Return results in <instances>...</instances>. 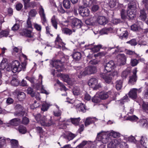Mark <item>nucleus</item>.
<instances>
[{
	"label": "nucleus",
	"mask_w": 148,
	"mask_h": 148,
	"mask_svg": "<svg viewBox=\"0 0 148 148\" xmlns=\"http://www.w3.org/2000/svg\"><path fill=\"white\" fill-rule=\"evenodd\" d=\"M120 135L119 133L113 130L107 132L102 131L97 134L96 139L105 144L109 141L111 137L116 138L119 137Z\"/></svg>",
	"instance_id": "f257e3e1"
},
{
	"label": "nucleus",
	"mask_w": 148,
	"mask_h": 148,
	"mask_svg": "<svg viewBox=\"0 0 148 148\" xmlns=\"http://www.w3.org/2000/svg\"><path fill=\"white\" fill-rule=\"evenodd\" d=\"M26 65L25 62L20 64L18 61L14 60L8 64L6 70L8 71H12L13 73H15L23 70L24 71L26 68Z\"/></svg>",
	"instance_id": "f03ea898"
},
{
	"label": "nucleus",
	"mask_w": 148,
	"mask_h": 148,
	"mask_svg": "<svg viewBox=\"0 0 148 148\" xmlns=\"http://www.w3.org/2000/svg\"><path fill=\"white\" fill-rule=\"evenodd\" d=\"M69 59V57L65 55L61 59L60 61L54 60L51 61L50 64L51 65V66L52 67H54L56 69V70L54 69H52V74L53 75H55L56 71L58 72L62 71L63 69L62 63L67 62Z\"/></svg>",
	"instance_id": "7ed1b4c3"
},
{
	"label": "nucleus",
	"mask_w": 148,
	"mask_h": 148,
	"mask_svg": "<svg viewBox=\"0 0 148 148\" xmlns=\"http://www.w3.org/2000/svg\"><path fill=\"white\" fill-rule=\"evenodd\" d=\"M78 68V69H77V74L78 77L79 78H82L84 76L94 74L97 71L96 67L93 66L86 67L83 72L82 71V68L80 67H79Z\"/></svg>",
	"instance_id": "20e7f679"
},
{
	"label": "nucleus",
	"mask_w": 148,
	"mask_h": 148,
	"mask_svg": "<svg viewBox=\"0 0 148 148\" xmlns=\"http://www.w3.org/2000/svg\"><path fill=\"white\" fill-rule=\"evenodd\" d=\"M34 117L38 123L42 126H49L53 124L51 118L50 119H48L45 116H41L40 114L35 116Z\"/></svg>",
	"instance_id": "39448f33"
},
{
	"label": "nucleus",
	"mask_w": 148,
	"mask_h": 148,
	"mask_svg": "<svg viewBox=\"0 0 148 148\" xmlns=\"http://www.w3.org/2000/svg\"><path fill=\"white\" fill-rule=\"evenodd\" d=\"M42 77L41 75L39 76V79L38 82L36 83L35 87L37 90H40L42 93L45 94L46 95L49 94V92L44 89L43 88V86L42 85Z\"/></svg>",
	"instance_id": "423d86ee"
},
{
	"label": "nucleus",
	"mask_w": 148,
	"mask_h": 148,
	"mask_svg": "<svg viewBox=\"0 0 148 148\" xmlns=\"http://www.w3.org/2000/svg\"><path fill=\"white\" fill-rule=\"evenodd\" d=\"M20 34L22 36H25L31 38L32 41H34L36 38L34 34L31 31L29 30L23 29L20 32Z\"/></svg>",
	"instance_id": "0eeeda50"
},
{
	"label": "nucleus",
	"mask_w": 148,
	"mask_h": 148,
	"mask_svg": "<svg viewBox=\"0 0 148 148\" xmlns=\"http://www.w3.org/2000/svg\"><path fill=\"white\" fill-rule=\"evenodd\" d=\"M89 86L94 90H97L101 87L99 84H98L97 80L95 78L90 79L88 82Z\"/></svg>",
	"instance_id": "6e6552de"
},
{
	"label": "nucleus",
	"mask_w": 148,
	"mask_h": 148,
	"mask_svg": "<svg viewBox=\"0 0 148 148\" xmlns=\"http://www.w3.org/2000/svg\"><path fill=\"white\" fill-rule=\"evenodd\" d=\"M141 91V88H133L131 89L129 91L128 93L129 96L132 99H135L137 97L138 94Z\"/></svg>",
	"instance_id": "1a4fd4ad"
},
{
	"label": "nucleus",
	"mask_w": 148,
	"mask_h": 148,
	"mask_svg": "<svg viewBox=\"0 0 148 148\" xmlns=\"http://www.w3.org/2000/svg\"><path fill=\"white\" fill-rule=\"evenodd\" d=\"M136 139L138 140L137 146L139 147H141V146L145 145L147 141V137L145 135H143L140 137H138L136 138Z\"/></svg>",
	"instance_id": "9d476101"
},
{
	"label": "nucleus",
	"mask_w": 148,
	"mask_h": 148,
	"mask_svg": "<svg viewBox=\"0 0 148 148\" xmlns=\"http://www.w3.org/2000/svg\"><path fill=\"white\" fill-rule=\"evenodd\" d=\"M115 66L114 63L113 61H110L105 64L104 72L108 73L111 72L112 69H114L115 67Z\"/></svg>",
	"instance_id": "9b49d317"
},
{
	"label": "nucleus",
	"mask_w": 148,
	"mask_h": 148,
	"mask_svg": "<svg viewBox=\"0 0 148 148\" xmlns=\"http://www.w3.org/2000/svg\"><path fill=\"white\" fill-rule=\"evenodd\" d=\"M82 22L79 19L75 18L73 19L71 26L73 27H75L76 28L83 29L85 27V26L82 25Z\"/></svg>",
	"instance_id": "f8f14e48"
},
{
	"label": "nucleus",
	"mask_w": 148,
	"mask_h": 148,
	"mask_svg": "<svg viewBox=\"0 0 148 148\" xmlns=\"http://www.w3.org/2000/svg\"><path fill=\"white\" fill-rule=\"evenodd\" d=\"M94 43L91 44L86 45L85 46L86 49H90L94 53L97 52L99 51L102 47V46L99 45H94Z\"/></svg>",
	"instance_id": "ddd939ff"
},
{
	"label": "nucleus",
	"mask_w": 148,
	"mask_h": 148,
	"mask_svg": "<svg viewBox=\"0 0 148 148\" xmlns=\"http://www.w3.org/2000/svg\"><path fill=\"white\" fill-rule=\"evenodd\" d=\"M143 25V23L142 22L137 21L131 26V29L134 31H140L142 29Z\"/></svg>",
	"instance_id": "4468645a"
},
{
	"label": "nucleus",
	"mask_w": 148,
	"mask_h": 148,
	"mask_svg": "<svg viewBox=\"0 0 148 148\" xmlns=\"http://www.w3.org/2000/svg\"><path fill=\"white\" fill-rule=\"evenodd\" d=\"M55 47L57 48L64 49L65 48V44L62 41V39L58 35L55 41Z\"/></svg>",
	"instance_id": "2eb2a0df"
},
{
	"label": "nucleus",
	"mask_w": 148,
	"mask_h": 148,
	"mask_svg": "<svg viewBox=\"0 0 148 148\" xmlns=\"http://www.w3.org/2000/svg\"><path fill=\"white\" fill-rule=\"evenodd\" d=\"M55 47L57 48L64 49L65 48V44L62 41V39L58 35L55 41Z\"/></svg>",
	"instance_id": "dca6fc26"
},
{
	"label": "nucleus",
	"mask_w": 148,
	"mask_h": 148,
	"mask_svg": "<svg viewBox=\"0 0 148 148\" xmlns=\"http://www.w3.org/2000/svg\"><path fill=\"white\" fill-rule=\"evenodd\" d=\"M114 93L112 91H109L108 92H99L98 95L100 99H105L109 96L111 97V96L113 95Z\"/></svg>",
	"instance_id": "f3484780"
},
{
	"label": "nucleus",
	"mask_w": 148,
	"mask_h": 148,
	"mask_svg": "<svg viewBox=\"0 0 148 148\" xmlns=\"http://www.w3.org/2000/svg\"><path fill=\"white\" fill-rule=\"evenodd\" d=\"M137 72V68H135L132 71L133 74L129 77V84L133 85L135 83L137 80V76L136 75Z\"/></svg>",
	"instance_id": "a211bd4d"
},
{
	"label": "nucleus",
	"mask_w": 148,
	"mask_h": 148,
	"mask_svg": "<svg viewBox=\"0 0 148 148\" xmlns=\"http://www.w3.org/2000/svg\"><path fill=\"white\" fill-rule=\"evenodd\" d=\"M79 11L80 14L83 16H88L90 13V10L88 8L83 6L79 7Z\"/></svg>",
	"instance_id": "6ab92c4d"
},
{
	"label": "nucleus",
	"mask_w": 148,
	"mask_h": 148,
	"mask_svg": "<svg viewBox=\"0 0 148 148\" xmlns=\"http://www.w3.org/2000/svg\"><path fill=\"white\" fill-rule=\"evenodd\" d=\"M39 10V13L40 16L42 23L43 25H45L47 23V21L44 12V10L41 6L40 7Z\"/></svg>",
	"instance_id": "aec40b11"
},
{
	"label": "nucleus",
	"mask_w": 148,
	"mask_h": 148,
	"mask_svg": "<svg viewBox=\"0 0 148 148\" xmlns=\"http://www.w3.org/2000/svg\"><path fill=\"white\" fill-rule=\"evenodd\" d=\"M103 73L100 74V76L103 78L105 82L109 84L111 83L112 79V77L110 73Z\"/></svg>",
	"instance_id": "412c9836"
},
{
	"label": "nucleus",
	"mask_w": 148,
	"mask_h": 148,
	"mask_svg": "<svg viewBox=\"0 0 148 148\" xmlns=\"http://www.w3.org/2000/svg\"><path fill=\"white\" fill-rule=\"evenodd\" d=\"M121 142L120 139H114L110 142L108 145V148H114L118 146Z\"/></svg>",
	"instance_id": "4be33fe9"
},
{
	"label": "nucleus",
	"mask_w": 148,
	"mask_h": 148,
	"mask_svg": "<svg viewBox=\"0 0 148 148\" xmlns=\"http://www.w3.org/2000/svg\"><path fill=\"white\" fill-rule=\"evenodd\" d=\"M10 139L4 137H0V148H5L6 144L10 142Z\"/></svg>",
	"instance_id": "5701e85b"
},
{
	"label": "nucleus",
	"mask_w": 148,
	"mask_h": 148,
	"mask_svg": "<svg viewBox=\"0 0 148 148\" xmlns=\"http://www.w3.org/2000/svg\"><path fill=\"white\" fill-rule=\"evenodd\" d=\"M61 76L62 80L70 84H72L74 81L73 78L70 77L68 75L61 74Z\"/></svg>",
	"instance_id": "b1692460"
},
{
	"label": "nucleus",
	"mask_w": 148,
	"mask_h": 148,
	"mask_svg": "<svg viewBox=\"0 0 148 148\" xmlns=\"http://www.w3.org/2000/svg\"><path fill=\"white\" fill-rule=\"evenodd\" d=\"M73 105L75 106L77 111L82 112L84 113L86 111V109L85 105L83 103H80L76 105L74 103L73 104Z\"/></svg>",
	"instance_id": "393cba45"
},
{
	"label": "nucleus",
	"mask_w": 148,
	"mask_h": 148,
	"mask_svg": "<svg viewBox=\"0 0 148 148\" xmlns=\"http://www.w3.org/2000/svg\"><path fill=\"white\" fill-rule=\"evenodd\" d=\"M136 12L135 9L129 8L127 12V15L130 19H132L135 16Z\"/></svg>",
	"instance_id": "a878e982"
},
{
	"label": "nucleus",
	"mask_w": 148,
	"mask_h": 148,
	"mask_svg": "<svg viewBox=\"0 0 148 148\" xmlns=\"http://www.w3.org/2000/svg\"><path fill=\"white\" fill-rule=\"evenodd\" d=\"M97 21L98 23L101 25H105L108 22V20L106 18L103 16H99L97 19Z\"/></svg>",
	"instance_id": "bb28decb"
},
{
	"label": "nucleus",
	"mask_w": 148,
	"mask_h": 148,
	"mask_svg": "<svg viewBox=\"0 0 148 148\" xmlns=\"http://www.w3.org/2000/svg\"><path fill=\"white\" fill-rule=\"evenodd\" d=\"M118 60L121 62V65L125 64L126 62V58L125 55L123 54H119L117 56Z\"/></svg>",
	"instance_id": "cd10ccee"
},
{
	"label": "nucleus",
	"mask_w": 148,
	"mask_h": 148,
	"mask_svg": "<svg viewBox=\"0 0 148 148\" xmlns=\"http://www.w3.org/2000/svg\"><path fill=\"white\" fill-rule=\"evenodd\" d=\"M84 5L86 6H91L92 4H96L97 3V0H83Z\"/></svg>",
	"instance_id": "c85d7f7f"
},
{
	"label": "nucleus",
	"mask_w": 148,
	"mask_h": 148,
	"mask_svg": "<svg viewBox=\"0 0 148 148\" xmlns=\"http://www.w3.org/2000/svg\"><path fill=\"white\" fill-rule=\"evenodd\" d=\"M14 108L16 110H18L19 112L18 113L17 112H15L14 114L15 116H19L21 115L20 113L22 112L23 110V107L20 104H17L15 106Z\"/></svg>",
	"instance_id": "c756f323"
},
{
	"label": "nucleus",
	"mask_w": 148,
	"mask_h": 148,
	"mask_svg": "<svg viewBox=\"0 0 148 148\" xmlns=\"http://www.w3.org/2000/svg\"><path fill=\"white\" fill-rule=\"evenodd\" d=\"M58 22V19L56 16L55 15L53 16L51 19V23L52 26L56 29L57 28Z\"/></svg>",
	"instance_id": "7c9ffc66"
},
{
	"label": "nucleus",
	"mask_w": 148,
	"mask_h": 148,
	"mask_svg": "<svg viewBox=\"0 0 148 148\" xmlns=\"http://www.w3.org/2000/svg\"><path fill=\"white\" fill-rule=\"evenodd\" d=\"M76 136V135L71 132H69L67 134H64L63 137L69 141L72 140Z\"/></svg>",
	"instance_id": "2f4dec72"
},
{
	"label": "nucleus",
	"mask_w": 148,
	"mask_h": 148,
	"mask_svg": "<svg viewBox=\"0 0 148 148\" xmlns=\"http://www.w3.org/2000/svg\"><path fill=\"white\" fill-rule=\"evenodd\" d=\"M11 143V144L12 148H17L19 147L18 141L15 139H10V142ZM20 147H19L20 148Z\"/></svg>",
	"instance_id": "473e14b6"
},
{
	"label": "nucleus",
	"mask_w": 148,
	"mask_h": 148,
	"mask_svg": "<svg viewBox=\"0 0 148 148\" xmlns=\"http://www.w3.org/2000/svg\"><path fill=\"white\" fill-rule=\"evenodd\" d=\"M18 98L20 101H22L24 100L26 97L25 93L22 92L18 91L17 92Z\"/></svg>",
	"instance_id": "72a5a7b5"
},
{
	"label": "nucleus",
	"mask_w": 148,
	"mask_h": 148,
	"mask_svg": "<svg viewBox=\"0 0 148 148\" xmlns=\"http://www.w3.org/2000/svg\"><path fill=\"white\" fill-rule=\"evenodd\" d=\"M140 14L139 16L140 19L143 21H145L147 18V14L143 10H142L140 11Z\"/></svg>",
	"instance_id": "f704fd0d"
},
{
	"label": "nucleus",
	"mask_w": 148,
	"mask_h": 148,
	"mask_svg": "<svg viewBox=\"0 0 148 148\" xmlns=\"http://www.w3.org/2000/svg\"><path fill=\"white\" fill-rule=\"evenodd\" d=\"M20 120L18 118H15L11 120L10 121V124L13 126H17L20 123Z\"/></svg>",
	"instance_id": "c9c22d12"
},
{
	"label": "nucleus",
	"mask_w": 148,
	"mask_h": 148,
	"mask_svg": "<svg viewBox=\"0 0 148 148\" xmlns=\"http://www.w3.org/2000/svg\"><path fill=\"white\" fill-rule=\"evenodd\" d=\"M141 126L144 127L146 128H148V123L146 119H143L140 120L139 122Z\"/></svg>",
	"instance_id": "e433bc0d"
},
{
	"label": "nucleus",
	"mask_w": 148,
	"mask_h": 148,
	"mask_svg": "<svg viewBox=\"0 0 148 148\" xmlns=\"http://www.w3.org/2000/svg\"><path fill=\"white\" fill-rule=\"evenodd\" d=\"M63 5L65 8L69 9L71 7V2L69 0H64L63 1Z\"/></svg>",
	"instance_id": "4c0bfd02"
},
{
	"label": "nucleus",
	"mask_w": 148,
	"mask_h": 148,
	"mask_svg": "<svg viewBox=\"0 0 148 148\" xmlns=\"http://www.w3.org/2000/svg\"><path fill=\"white\" fill-rule=\"evenodd\" d=\"M96 20V17L94 16L92 18H90L86 20L85 23L88 25H92L95 22Z\"/></svg>",
	"instance_id": "58836bf2"
},
{
	"label": "nucleus",
	"mask_w": 148,
	"mask_h": 148,
	"mask_svg": "<svg viewBox=\"0 0 148 148\" xmlns=\"http://www.w3.org/2000/svg\"><path fill=\"white\" fill-rule=\"evenodd\" d=\"M115 84L116 89L118 90H120L122 87V81L121 80H117Z\"/></svg>",
	"instance_id": "ea45409f"
},
{
	"label": "nucleus",
	"mask_w": 148,
	"mask_h": 148,
	"mask_svg": "<svg viewBox=\"0 0 148 148\" xmlns=\"http://www.w3.org/2000/svg\"><path fill=\"white\" fill-rule=\"evenodd\" d=\"M73 58L76 60H79L81 58V54L80 52H74L72 55Z\"/></svg>",
	"instance_id": "a19ab883"
},
{
	"label": "nucleus",
	"mask_w": 148,
	"mask_h": 148,
	"mask_svg": "<svg viewBox=\"0 0 148 148\" xmlns=\"http://www.w3.org/2000/svg\"><path fill=\"white\" fill-rule=\"evenodd\" d=\"M81 90L78 87H75L73 90V93L75 95H78L80 94L81 92Z\"/></svg>",
	"instance_id": "79ce46f5"
},
{
	"label": "nucleus",
	"mask_w": 148,
	"mask_h": 148,
	"mask_svg": "<svg viewBox=\"0 0 148 148\" xmlns=\"http://www.w3.org/2000/svg\"><path fill=\"white\" fill-rule=\"evenodd\" d=\"M80 120V118L78 117L76 118H71L69 121H71L72 123L75 125H77L79 124Z\"/></svg>",
	"instance_id": "37998d69"
},
{
	"label": "nucleus",
	"mask_w": 148,
	"mask_h": 148,
	"mask_svg": "<svg viewBox=\"0 0 148 148\" xmlns=\"http://www.w3.org/2000/svg\"><path fill=\"white\" fill-rule=\"evenodd\" d=\"M112 28L110 27L109 28H103L101 30L100 33L101 34H108L109 31H111Z\"/></svg>",
	"instance_id": "c03bdc74"
},
{
	"label": "nucleus",
	"mask_w": 148,
	"mask_h": 148,
	"mask_svg": "<svg viewBox=\"0 0 148 148\" xmlns=\"http://www.w3.org/2000/svg\"><path fill=\"white\" fill-rule=\"evenodd\" d=\"M142 107L143 111L148 114V102H143Z\"/></svg>",
	"instance_id": "a18cd8bd"
},
{
	"label": "nucleus",
	"mask_w": 148,
	"mask_h": 148,
	"mask_svg": "<svg viewBox=\"0 0 148 148\" xmlns=\"http://www.w3.org/2000/svg\"><path fill=\"white\" fill-rule=\"evenodd\" d=\"M9 30H2L0 32V36L7 37L9 34Z\"/></svg>",
	"instance_id": "49530a36"
},
{
	"label": "nucleus",
	"mask_w": 148,
	"mask_h": 148,
	"mask_svg": "<svg viewBox=\"0 0 148 148\" xmlns=\"http://www.w3.org/2000/svg\"><path fill=\"white\" fill-rule=\"evenodd\" d=\"M56 106L57 108V110H55L53 112V114L55 116H60L61 114V111L59 110V107H58L57 105H56Z\"/></svg>",
	"instance_id": "de8ad7c7"
},
{
	"label": "nucleus",
	"mask_w": 148,
	"mask_h": 148,
	"mask_svg": "<svg viewBox=\"0 0 148 148\" xmlns=\"http://www.w3.org/2000/svg\"><path fill=\"white\" fill-rule=\"evenodd\" d=\"M62 33L66 35H69L72 33V31L67 28H62Z\"/></svg>",
	"instance_id": "09e8293b"
},
{
	"label": "nucleus",
	"mask_w": 148,
	"mask_h": 148,
	"mask_svg": "<svg viewBox=\"0 0 148 148\" xmlns=\"http://www.w3.org/2000/svg\"><path fill=\"white\" fill-rule=\"evenodd\" d=\"M18 130L19 132L22 134H25L27 131L26 128L23 125H20L19 126Z\"/></svg>",
	"instance_id": "8fccbe9b"
},
{
	"label": "nucleus",
	"mask_w": 148,
	"mask_h": 148,
	"mask_svg": "<svg viewBox=\"0 0 148 148\" xmlns=\"http://www.w3.org/2000/svg\"><path fill=\"white\" fill-rule=\"evenodd\" d=\"M50 106V105L49 104L46 103H43L42 105L41 110L43 111H46L47 110Z\"/></svg>",
	"instance_id": "3c124183"
},
{
	"label": "nucleus",
	"mask_w": 148,
	"mask_h": 148,
	"mask_svg": "<svg viewBox=\"0 0 148 148\" xmlns=\"http://www.w3.org/2000/svg\"><path fill=\"white\" fill-rule=\"evenodd\" d=\"M92 119V118L91 117H88L86 119L85 122V125L86 126H87L94 122Z\"/></svg>",
	"instance_id": "603ef678"
},
{
	"label": "nucleus",
	"mask_w": 148,
	"mask_h": 148,
	"mask_svg": "<svg viewBox=\"0 0 148 148\" xmlns=\"http://www.w3.org/2000/svg\"><path fill=\"white\" fill-rule=\"evenodd\" d=\"M126 120L131 121H136L138 120V118L135 115H134L128 116Z\"/></svg>",
	"instance_id": "864d4df0"
},
{
	"label": "nucleus",
	"mask_w": 148,
	"mask_h": 148,
	"mask_svg": "<svg viewBox=\"0 0 148 148\" xmlns=\"http://www.w3.org/2000/svg\"><path fill=\"white\" fill-rule=\"evenodd\" d=\"M138 5L137 2L133 1L130 3V5L129 6V8L136 9L137 6Z\"/></svg>",
	"instance_id": "5fc2aeb1"
},
{
	"label": "nucleus",
	"mask_w": 148,
	"mask_h": 148,
	"mask_svg": "<svg viewBox=\"0 0 148 148\" xmlns=\"http://www.w3.org/2000/svg\"><path fill=\"white\" fill-rule=\"evenodd\" d=\"M130 70L127 69L126 70L124 71L122 73L121 76L124 78H126L127 76L130 74Z\"/></svg>",
	"instance_id": "6e6d98bb"
},
{
	"label": "nucleus",
	"mask_w": 148,
	"mask_h": 148,
	"mask_svg": "<svg viewBox=\"0 0 148 148\" xmlns=\"http://www.w3.org/2000/svg\"><path fill=\"white\" fill-rule=\"evenodd\" d=\"M136 139L134 137L132 136L128 137V140L129 142L134 143H135L137 145V143H138V141L137 140H136Z\"/></svg>",
	"instance_id": "4d7b16f0"
},
{
	"label": "nucleus",
	"mask_w": 148,
	"mask_h": 148,
	"mask_svg": "<svg viewBox=\"0 0 148 148\" xmlns=\"http://www.w3.org/2000/svg\"><path fill=\"white\" fill-rule=\"evenodd\" d=\"M96 4H92L91 5V10L93 12H95L98 10L99 8V6Z\"/></svg>",
	"instance_id": "13d9d810"
},
{
	"label": "nucleus",
	"mask_w": 148,
	"mask_h": 148,
	"mask_svg": "<svg viewBox=\"0 0 148 148\" xmlns=\"http://www.w3.org/2000/svg\"><path fill=\"white\" fill-rule=\"evenodd\" d=\"M7 61V60L6 59L3 58L1 63L0 64V67L3 69L5 68V66L7 65V63H6Z\"/></svg>",
	"instance_id": "bf43d9fd"
},
{
	"label": "nucleus",
	"mask_w": 148,
	"mask_h": 148,
	"mask_svg": "<svg viewBox=\"0 0 148 148\" xmlns=\"http://www.w3.org/2000/svg\"><path fill=\"white\" fill-rule=\"evenodd\" d=\"M37 13V12L35 10H32L29 12V17H35Z\"/></svg>",
	"instance_id": "052dcab7"
},
{
	"label": "nucleus",
	"mask_w": 148,
	"mask_h": 148,
	"mask_svg": "<svg viewBox=\"0 0 148 148\" xmlns=\"http://www.w3.org/2000/svg\"><path fill=\"white\" fill-rule=\"evenodd\" d=\"M11 83L13 86H17L18 85L19 82L17 79L14 78L11 80Z\"/></svg>",
	"instance_id": "680f3d73"
},
{
	"label": "nucleus",
	"mask_w": 148,
	"mask_h": 148,
	"mask_svg": "<svg viewBox=\"0 0 148 148\" xmlns=\"http://www.w3.org/2000/svg\"><path fill=\"white\" fill-rule=\"evenodd\" d=\"M100 99L99 97V96L97 95L95 96L92 99V102L95 103H98L100 101Z\"/></svg>",
	"instance_id": "e2e57ef3"
},
{
	"label": "nucleus",
	"mask_w": 148,
	"mask_h": 148,
	"mask_svg": "<svg viewBox=\"0 0 148 148\" xmlns=\"http://www.w3.org/2000/svg\"><path fill=\"white\" fill-rule=\"evenodd\" d=\"M119 145L120 148H128V146L126 143L121 141Z\"/></svg>",
	"instance_id": "0e129e2a"
},
{
	"label": "nucleus",
	"mask_w": 148,
	"mask_h": 148,
	"mask_svg": "<svg viewBox=\"0 0 148 148\" xmlns=\"http://www.w3.org/2000/svg\"><path fill=\"white\" fill-rule=\"evenodd\" d=\"M27 93L30 94L32 97H34L35 95V93L33 92L32 89L31 88H28L27 89Z\"/></svg>",
	"instance_id": "69168bd1"
},
{
	"label": "nucleus",
	"mask_w": 148,
	"mask_h": 148,
	"mask_svg": "<svg viewBox=\"0 0 148 148\" xmlns=\"http://www.w3.org/2000/svg\"><path fill=\"white\" fill-rule=\"evenodd\" d=\"M34 27L38 31H41L42 27L41 25H39L36 23H34Z\"/></svg>",
	"instance_id": "338daca9"
},
{
	"label": "nucleus",
	"mask_w": 148,
	"mask_h": 148,
	"mask_svg": "<svg viewBox=\"0 0 148 148\" xmlns=\"http://www.w3.org/2000/svg\"><path fill=\"white\" fill-rule=\"evenodd\" d=\"M87 142L86 141H83L80 144L77 146L76 148H83L84 147L86 144Z\"/></svg>",
	"instance_id": "774afa93"
}]
</instances>
